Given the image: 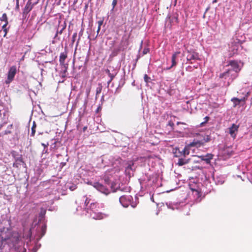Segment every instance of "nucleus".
I'll list each match as a JSON object with an SVG mask.
<instances>
[{"instance_id":"f257e3e1","label":"nucleus","mask_w":252,"mask_h":252,"mask_svg":"<svg viewBox=\"0 0 252 252\" xmlns=\"http://www.w3.org/2000/svg\"><path fill=\"white\" fill-rule=\"evenodd\" d=\"M94 187L101 193L108 195L111 192H115L118 191L121 192H127L129 189L123 184L112 182L108 176H104L101 183L96 182L94 183Z\"/></svg>"},{"instance_id":"0e129e2a","label":"nucleus","mask_w":252,"mask_h":252,"mask_svg":"<svg viewBox=\"0 0 252 252\" xmlns=\"http://www.w3.org/2000/svg\"><path fill=\"white\" fill-rule=\"evenodd\" d=\"M37 0H32V2H36V1H37Z\"/></svg>"},{"instance_id":"9b49d317","label":"nucleus","mask_w":252,"mask_h":252,"mask_svg":"<svg viewBox=\"0 0 252 252\" xmlns=\"http://www.w3.org/2000/svg\"><path fill=\"white\" fill-rule=\"evenodd\" d=\"M16 71V67L15 66L10 67L8 72L7 80L5 81L6 84H10L13 80Z\"/></svg>"},{"instance_id":"ea45409f","label":"nucleus","mask_w":252,"mask_h":252,"mask_svg":"<svg viewBox=\"0 0 252 252\" xmlns=\"http://www.w3.org/2000/svg\"><path fill=\"white\" fill-rule=\"evenodd\" d=\"M45 154H48V150L47 148H44V149L42 151V157H43V155Z\"/></svg>"},{"instance_id":"4468645a","label":"nucleus","mask_w":252,"mask_h":252,"mask_svg":"<svg viewBox=\"0 0 252 252\" xmlns=\"http://www.w3.org/2000/svg\"><path fill=\"white\" fill-rule=\"evenodd\" d=\"M211 140V137L209 135H206L202 140H194L191 144V146L200 147L201 145H204L205 143L208 142Z\"/></svg>"},{"instance_id":"f8f14e48","label":"nucleus","mask_w":252,"mask_h":252,"mask_svg":"<svg viewBox=\"0 0 252 252\" xmlns=\"http://www.w3.org/2000/svg\"><path fill=\"white\" fill-rule=\"evenodd\" d=\"M67 58V52L65 51L63 52H62L60 56V63L62 66L64 68L63 72H65L67 71L68 64L65 63V60Z\"/></svg>"},{"instance_id":"a211bd4d","label":"nucleus","mask_w":252,"mask_h":252,"mask_svg":"<svg viewBox=\"0 0 252 252\" xmlns=\"http://www.w3.org/2000/svg\"><path fill=\"white\" fill-rule=\"evenodd\" d=\"M180 53V52H176L173 54L172 57H171V63L172 64L171 66L167 67L166 68L167 70H170L173 67H175L176 66L177 64V57L178 55Z\"/></svg>"},{"instance_id":"dca6fc26","label":"nucleus","mask_w":252,"mask_h":252,"mask_svg":"<svg viewBox=\"0 0 252 252\" xmlns=\"http://www.w3.org/2000/svg\"><path fill=\"white\" fill-rule=\"evenodd\" d=\"M12 238L7 237L3 238L0 235V252L4 248L6 244H9L11 242H12Z\"/></svg>"},{"instance_id":"4c0bfd02","label":"nucleus","mask_w":252,"mask_h":252,"mask_svg":"<svg viewBox=\"0 0 252 252\" xmlns=\"http://www.w3.org/2000/svg\"><path fill=\"white\" fill-rule=\"evenodd\" d=\"M149 51H150V50L149 48H144L143 51V55H144L147 54Z\"/></svg>"},{"instance_id":"7c9ffc66","label":"nucleus","mask_w":252,"mask_h":252,"mask_svg":"<svg viewBox=\"0 0 252 252\" xmlns=\"http://www.w3.org/2000/svg\"><path fill=\"white\" fill-rule=\"evenodd\" d=\"M83 30L82 29L79 33V38L76 42V46L77 47L78 45V44H79V40H80V37L83 35Z\"/></svg>"},{"instance_id":"f03ea898","label":"nucleus","mask_w":252,"mask_h":252,"mask_svg":"<svg viewBox=\"0 0 252 252\" xmlns=\"http://www.w3.org/2000/svg\"><path fill=\"white\" fill-rule=\"evenodd\" d=\"M82 202L79 200L76 201V203L80 204L76 208V211H85L86 213L89 214V216L94 220H100L104 218V214L99 212L98 204L96 202L88 199L86 196H83Z\"/></svg>"},{"instance_id":"5fc2aeb1","label":"nucleus","mask_w":252,"mask_h":252,"mask_svg":"<svg viewBox=\"0 0 252 252\" xmlns=\"http://www.w3.org/2000/svg\"><path fill=\"white\" fill-rule=\"evenodd\" d=\"M151 200L153 201V202H155L154 201V197H153V195H152L151 198H150Z\"/></svg>"},{"instance_id":"09e8293b","label":"nucleus","mask_w":252,"mask_h":252,"mask_svg":"<svg viewBox=\"0 0 252 252\" xmlns=\"http://www.w3.org/2000/svg\"><path fill=\"white\" fill-rule=\"evenodd\" d=\"M112 80H111V78H110V79L108 81V82H107V87L109 86V84H110V83L111 82V81Z\"/></svg>"},{"instance_id":"58836bf2","label":"nucleus","mask_w":252,"mask_h":252,"mask_svg":"<svg viewBox=\"0 0 252 252\" xmlns=\"http://www.w3.org/2000/svg\"><path fill=\"white\" fill-rule=\"evenodd\" d=\"M204 119H205V121L201 123V126H203L204 124L208 122V121L209 120V117L206 116L204 118Z\"/></svg>"},{"instance_id":"7ed1b4c3","label":"nucleus","mask_w":252,"mask_h":252,"mask_svg":"<svg viewBox=\"0 0 252 252\" xmlns=\"http://www.w3.org/2000/svg\"><path fill=\"white\" fill-rule=\"evenodd\" d=\"M244 63L241 61L231 60L229 61L230 67L223 73H220V78L224 82V86L230 85L232 81L238 76V73L243 66Z\"/></svg>"},{"instance_id":"cd10ccee","label":"nucleus","mask_w":252,"mask_h":252,"mask_svg":"<svg viewBox=\"0 0 252 252\" xmlns=\"http://www.w3.org/2000/svg\"><path fill=\"white\" fill-rule=\"evenodd\" d=\"M65 28V26L63 27L60 31L58 30L56 34L54 37L55 39H58V40H60V38L58 37V34H61L63 33V31Z\"/></svg>"},{"instance_id":"423d86ee","label":"nucleus","mask_w":252,"mask_h":252,"mask_svg":"<svg viewBox=\"0 0 252 252\" xmlns=\"http://www.w3.org/2000/svg\"><path fill=\"white\" fill-rule=\"evenodd\" d=\"M102 160L108 165H111L114 168L118 167L121 164V158L119 157L107 156L103 158Z\"/></svg>"},{"instance_id":"2eb2a0df","label":"nucleus","mask_w":252,"mask_h":252,"mask_svg":"<svg viewBox=\"0 0 252 252\" xmlns=\"http://www.w3.org/2000/svg\"><path fill=\"white\" fill-rule=\"evenodd\" d=\"M239 128V125H236L235 124H233L230 127H229L228 129V132L230 134V136L233 138H235L237 135V133L238 131V129Z\"/></svg>"},{"instance_id":"20e7f679","label":"nucleus","mask_w":252,"mask_h":252,"mask_svg":"<svg viewBox=\"0 0 252 252\" xmlns=\"http://www.w3.org/2000/svg\"><path fill=\"white\" fill-rule=\"evenodd\" d=\"M47 226L44 224L40 228L38 227L34 230L35 231V234L34 237V239L35 240L34 246L32 249V252H36L37 250L40 248L41 244H38V241L41 238L45 235L46 231Z\"/></svg>"},{"instance_id":"603ef678","label":"nucleus","mask_w":252,"mask_h":252,"mask_svg":"<svg viewBox=\"0 0 252 252\" xmlns=\"http://www.w3.org/2000/svg\"><path fill=\"white\" fill-rule=\"evenodd\" d=\"M177 124V125H180V124H183V125H186V124H184V123H181V122H178Z\"/></svg>"},{"instance_id":"de8ad7c7","label":"nucleus","mask_w":252,"mask_h":252,"mask_svg":"<svg viewBox=\"0 0 252 252\" xmlns=\"http://www.w3.org/2000/svg\"><path fill=\"white\" fill-rule=\"evenodd\" d=\"M3 31L4 32H5L4 35V37H5V36H6V35L7 33V32H8V29L7 28V29H4Z\"/></svg>"},{"instance_id":"5701e85b","label":"nucleus","mask_w":252,"mask_h":252,"mask_svg":"<svg viewBox=\"0 0 252 252\" xmlns=\"http://www.w3.org/2000/svg\"><path fill=\"white\" fill-rule=\"evenodd\" d=\"M189 158H186L185 157L179 158L178 160L177 164L179 166H183L189 162Z\"/></svg>"},{"instance_id":"e2e57ef3","label":"nucleus","mask_w":252,"mask_h":252,"mask_svg":"<svg viewBox=\"0 0 252 252\" xmlns=\"http://www.w3.org/2000/svg\"><path fill=\"white\" fill-rule=\"evenodd\" d=\"M3 116H5V112L3 113Z\"/></svg>"},{"instance_id":"774afa93","label":"nucleus","mask_w":252,"mask_h":252,"mask_svg":"<svg viewBox=\"0 0 252 252\" xmlns=\"http://www.w3.org/2000/svg\"><path fill=\"white\" fill-rule=\"evenodd\" d=\"M186 128V127H183V129H185Z\"/></svg>"},{"instance_id":"bb28decb","label":"nucleus","mask_w":252,"mask_h":252,"mask_svg":"<svg viewBox=\"0 0 252 252\" xmlns=\"http://www.w3.org/2000/svg\"><path fill=\"white\" fill-rule=\"evenodd\" d=\"M192 190L193 192L195 193V195H197L198 197H199L201 195V190L199 189H195V188H190Z\"/></svg>"},{"instance_id":"6e6552de","label":"nucleus","mask_w":252,"mask_h":252,"mask_svg":"<svg viewBox=\"0 0 252 252\" xmlns=\"http://www.w3.org/2000/svg\"><path fill=\"white\" fill-rule=\"evenodd\" d=\"M125 168L126 175L130 178L134 175L136 166L133 161H129L125 164Z\"/></svg>"},{"instance_id":"79ce46f5","label":"nucleus","mask_w":252,"mask_h":252,"mask_svg":"<svg viewBox=\"0 0 252 252\" xmlns=\"http://www.w3.org/2000/svg\"><path fill=\"white\" fill-rule=\"evenodd\" d=\"M19 1L17 0L16 1V7H15V10H17V11H18L19 10Z\"/></svg>"},{"instance_id":"3c124183","label":"nucleus","mask_w":252,"mask_h":252,"mask_svg":"<svg viewBox=\"0 0 252 252\" xmlns=\"http://www.w3.org/2000/svg\"><path fill=\"white\" fill-rule=\"evenodd\" d=\"M6 123V122H4L1 125H0V129H1V128L3 126V125L4 124H5Z\"/></svg>"},{"instance_id":"8fccbe9b","label":"nucleus","mask_w":252,"mask_h":252,"mask_svg":"<svg viewBox=\"0 0 252 252\" xmlns=\"http://www.w3.org/2000/svg\"><path fill=\"white\" fill-rule=\"evenodd\" d=\"M121 89H118V87L117 88L115 93H119Z\"/></svg>"},{"instance_id":"c85d7f7f","label":"nucleus","mask_w":252,"mask_h":252,"mask_svg":"<svg viewBox=\"0 0 252 252\" xmlns=\"http://www.w3.org/2000/svg\"><path fill=\"white\" fill-rule=\"evenodd\" d=\"M0 21H4L5 23L8 22V19L6 13H3L2 16L0 17Z\"/></svg>"},{"instance_id":"37998d69","label":"nucleus","mask_w":252,"mask_h":252,"mask_svg":"<svg viewBox=\"0 0 252 252\" xmlns=\"http://www.w3.org/2000/svg\"><path fill=\"white\" fill-rule=\"evenodd\" d=\"M103 21L102 20L98 21L97 22L98 27H101V25L103 24Z\"/></svg>"},{"instance_id":"1a4fd4ad","label":"nucleus","mask_w":252,"mask_h":252,"mask_svg":"<svg viewBox=\"0 0 252 252\" xmlns=\"http://www.w3.org/2000/svg\"><path fill=\"white\" fill-rule=\"evenodd\" d=\"M133 197L131 195H122L119 198V202L125 208H127L131 203Z\"/></svg>"},{"instance_id":"13d9d810","label":"nucleus","mask_w":252,"mask_h":252,"mask_svg":"<svg viewBox=\"0 0 252 252\" xmlns=\"http://www.w3.org/2000/svg\"><path fill=\"white\" fill-rule=\"evenodd\" d=\"M99 109H101L100 107H99L97 108L96 111L98 112L99 110Z\"/></svg>"},{"instance_id":"6e6d98bb","label":"nucleus","mask_w":252,"mask_h":252,"mask_svg":"<svg viewBox=\"0 0 252 252\" xmlns=\"http://www.w3.org/2000/svg\"><path fill=\"white\" fill-rule=\"evenodd\" d=\"M217 2V0H214L213 1H212V3H216Z\"/></svg>"},{"instance_id":"a878e982","label":"nucleus","mask_w":252,"mask_h":252,"mask_svg":"<svg viewBox=\"0 0 252 252\" xmlns=\"http://www.w3.org/2000/svg\"><path fill=\"white\" fill-rule=\"evenodd\" d=\"M36 123L35 122V121H33V123H32V132H31V136H33L35 134V129H36Z\"/></svg>"},{"instance_id":"a18cd8bd","label":"nucleus","mask_w":252,"mask_h":252,"mask_svg":"<svg viewBox=\"0 0 252 252\" xmlns=\"http://www.w3.org/2000/svg\"><path fill=\"white\" fill-rule=\"evenodd\" d=\"M11 133V131H10V130H5V131H4V133H4V134H5V135H7V134H9V133Z\"/></svg>"},{"instance_id":"c03bdc74","label":"nucleus","mask_w":252,"mask_h":252,"mask_svg":"<svg viewBox=\"0 0 252 252\" xmlns=\"http://www.w3.org/2000/svg\"><path fill=\"white\" fill-rule=\"evenodd\" d=\"M8 22H5V24L2 26V29L3 30L4 29H6V26L8 25Z\"/></svg>"},{"instance_id":"f704fd0d","label":"nucleus","mask_w":252,"mask_h":252,"mask_svg":"<svg viewBox=\"0 0 252 252\" xmlns=\"http://www.w3.org/2000/svg\"><path fill=\"white\" fill-rule=\"evenodd\" d=\"M77 32H75L73 33L72 37V44H73L75 40V38L77 37Z\"/></svg>"},{"instance_id":"412c9836","label":"nucleus","mask_w":252,"mask_h":252,"mask_svg":"<svg viewBox=\"0 0 252 252\" xmlns=\"http://www.w3.org/2000/svg\"><path fill=\"white\" fill-rule=\"evenodd\" d=\"M187 59L188 61L198 60L199 59L198 54L195 52H189Z\"/></svg>"},{"instance_id":"680f3d73","label":"nucleus","mask_w":252,"mask_h":252,"mask_svg":"<svg viewBox=\"0 0 252 252\" xmlns=\"http://www.w3.org/2000/svg\"><path fill=\"white\" fill-rule=\"evenodd\" d=\"M1 116V111L0 110V117Z\"/></svg>"},{"instance_id":"69168bd1","label":"nucleus","mask_w":252,"mask_h":252,"mask_svg":"<svg viewBox=\"0 0 252 252\" xmlns=\"http://www.w3.org/2000/svg\"><path fill=\"white\" fill-rule=\"evenodd\" d=\"M49 211H52V208L49 209Z\"/></svg>"},{"instance_id":"052dcab7","label":"nucleus","mask_w":252,"mask_h":252,"mask_svg":"<svg viewBox=\"0 0 252 252\" xmlns=\"http://www.w3.org/2000/svg\"><path fill=\"white\" fill-rule=\"evenodd\" d=\"M24 252H26V250L25 248H24Z\"/></svg>"},{"instance_id":"b1692460","label":"nucleus","mask_w":252,"mask_h":252,"mask_svg":"<svg viewBox=\"0 0 252 252\" xmlns=\"http://www.w3.org/2000/svg\"><path fill=\"white\" fill-rule=\"evenodd\" d=\"M66 188L69 189L71 191H73L77 188V186L75 184L68 183L66 185Z\"/></svg>"},{"instance_id":"0eeeda50","label":"nucleus","mask_w":252,"mask_h":252,"mask_svg":"<svg viewBox=\"0 0 252 252\" xmlns=\"http://www.w3.org/2000/svg\"><path fill=\"white\" fill-rule=\"evenodd\" d=\"M11 155L14 159V162L13 163V167L19 169L21 165H26L22 155L15 151H12Z\"/></svg>"},{"instance_id":"393cba45","label":"nucleus","mask_w":252,"mask_h":252,"mask_svg":"<svg viewBox=\"0 0 252 252\" xmlns=\"http://www.w3.org/2000/svg\"><path fill=\"white\" fill-rule=\"evenodd\" d=\"M231 101L233 102L234 107H236L237 105H240L241 104L240 101L239 100V99L237 97H233L231 99Z\"/></svg>"},{"instance_id":"f3484780","label":"nucleus","mask_w":252,"mask_h":252,"mask_svg":"<svg viewBox=\"0 0 252 252\" xmlns=\"http://www.w3.org/2000/svg\"><path fill=\"white\" fill-rule=\"evenodd\" d=\"M105 72L108 74L110 78H111V80H113L118 74V70L113 67H110L109 69H105Z\"/></svg>"},{"instance_id":"4be33fe9","label":"nucleus","mask_w":252,"mask_h":252,"mask_svg":"<svg viewBox=\"0 0 252 252\" xmlns=\"http://www.w3.org/2000/svg\"><path fill=\"white\" fill-rule=\"evenodd\" d=\"M166 204L169 209L174 210L175 209H179L180 203H172L171 202H166Z\"/></svg>"},{"instance_id":"bf43d9fd","label":"nucleus","mask_w":252,"mask_h":252,"mask_svg":"<svg viewBox=\"0 0 252 252\" xmlns=\"http://www.w3.org/2000/svg\"><path fill=\"white\" fill-rule=\"evenodd\" d=\"M32 0H28V1H30V2H32H32H32Z\"/></svg>"},{"instance_id":"e433bc0d","label":"nucleus","mask_w":252,"mask_h":252,"mask_svg":"<svg viewBox=\"0 0 252 252\" xmlns=\"http://www.w3.org/2000/svg\"><path fill=\"white\" fill-rule=\"evenodd\" d=\"M183 153V155H184V157H185V156L186 155H188L189 154V151L188 150H186L185 149H184L181 153Z\"/></svg>"},{"instance_id":"a19ab883","label":"nucleus","mask_w":252,"mask_h":252,"mask_svg":"<svg viewBox=\"0 0 252 252\" xmlns=\"http://www.w3.org/2000/svg\"><path fill=\"white\" fill-rule=\"evenodd\" d=\"M138 203V202H132V201L131 202V203L130 205H131V206L132 207V208H135L136 207L137 204Z\"/></svg>"},{"instance_id":"72a5a7b5","label":"nucleus","mask_w":252,"mask_h":252,"mask_svg":"<svg viewBox=\"0 0 252 252\" xmlns=\"http://www.w3.org/2000/svg\"><path fill=\"white\" fill-rule=\"evenodd\" d=\"M247 97H248V96L246 95V96L242 97V98L239 99V100L240 101L241 103H243L244 104H245V101H246V100L247 99Z\"/></svg>"},{"instance_id":"6ab92c4d","label":"nucleus","mask_w":252,"mask_h":252,"mask_svg":"<svg viewBox=\"0 0 252 252\" xmlns=\"http://www.w3.org/2000/svg\"><path fill=\"white\" fill-rule=\"evenodd\" d=\"M213 178L216 185H222L225 181L224 177L222 175H217L214 174Z\"/></svg>"},{"instance_id":"473e14b6","label":"nucleus","mask_w":252,"mask_h":252,"mask_svg":"<svg viewBox=\"0 0 252 252\" xmlns=\"http://www.w3.org/2000/svg\"><path fill=\"white\" fill-rule=\"evenodd\" d=\"M102 90V87L99 86L96 88V94L98 95V94H100Z\"/></svg>"},{"instance_id":"9d476101","label":"nucleus","mask_w":252,"mask_h":252,"mask_svg":"<svg viewBox=\"0 0 252 252\" xmlns=\"http://www.w3.org/2000/svg\"><path fill=\"white\" fill-rule=\"evenodd\" d=\"M39 2V0L36 2H31L27 1L23 11V17H26L27 15L32 10L33 7L36 5Z\"/></svg>"},{"instance_id":"338daca9","label":"nucleus","mask_w":252,"mask_h":252,"mask_svg":"<svg viewBox=\"0 0 252 252\" xmlns=\"http://www.w3.org/2000/svg\"><path fill=\"white\" fill-rule=\"evenodd\" d=\"M18 238L15 239V241H17L18 240Z\"/></svg>"},{"instance_id":"864d4df0","label":"nucleus","mask_w":252,"mask_h":252,"mask_svg":"<svg viewBox=\"0 0 252 252\" xmlns=\"http://www.w3.org/2000/svg\"><path fill=\"white\" fill-rule=\"evenodd\" d=\"M100 27H98V29H97V34L98 33V32L100 31Z\"/></svg>"},{"instance_id":"c9c22d12","label":"nucleus","mask_w":252,"mask_h":252,"mask_svg":"<svg viewBox=\"0 0 252 252\" xmlns=\"http://www.w3.org/2000/svg\"><path fill=\"white\" fill-rule=\"evenodd\" d=\"M125 83V82L123 80H121V81L119 83V86H118V89H121L123 86L124 85Z\"/></svg>"},{"instance_id":"49530a36","label":"nucleus","mask_w":252,"mask_h":252,"mask_svg":"<svg viewBox=\"0 0 252 252\" xmlns=\"http://www.w3.org/2000/svg\"><path fill=\"white\" fill-rule=\"evenodd\" d=\"M41 145L42 146H43L44 148H47L48 146V143L47 144H44V143H41Z\"/></svg>"},{"instance_id":"ddd939ff","label":"nucleus","mask_w":252,"mask_h":252,"mask_svg":"<svg viewBox=\"0 0 252 252\" xmlns=\"http://www.w3.org/2000/svg\"><path fill=\"white\" fill-rule=\"evenodd\" d=\"M168 24V26L170 25V27H171L175 23H178V14L176 13H173L172 14L168 15L166 18V23Z\"/></svg>"},{"instance_id":"aec40b11","label":"nucleus","mask_w":252,"mask_h":252,"mask_svg":"<svg viewBox=\"0 0 252 252\" xmlns=\"http://www.w3.org/2000/svg\"><path fill=\"white\" fill-rule=\"evenodd\" d=\"M214 155L211 154H207L199 157L201 160L205 161L207 164H210L211 160L213 159Z\"/></svg>"},{"instance_id":"4d7b16f0","label":"nucleus","mask_w":252,"mask_h":252,"mask_svg":"<svg viewBox=\"0 0 252 252\" xmlns=\"http://www.w3.org/2000/svg\"><path fill=\"white\" fill-rule=\"evenodd\" d=\"M142 44H143V41H141L140 49H141V48H142Z\"/></svg>"},{"instance_id":"39448f33","label":"nucleus","mask_w":252,"mask_h":252,"mask_svg":"<svg viewBox=\"0 0 252 252\" xmlns=\"http://www.w3.org/2000/svg\"><path fill=\"white\" fill-rule=\"evenodd\" d=\"M46 212V210L43 208H41L39 214V219L37 223L35 224L34 227H32L30 229L29 233L30 240L31 241L32 239V234L34 232V230L36 229V228L38 227L40 228L44 224H46L45 222V214Z\"/></svg>"},{"instance_id":"c756f323","label":"nucleus","mask_w":252,"mask_h":252,"mask_svg":"<svg viewBox=\"0 0 252 252\" xmlns=\"http://www.w3.org/2000/svg\"><path fill=\"white\" fill-rule=\"evenodd\" d=\"M117 2H118L117 0H113L112 2V8L110 10V11L111 12H114V9L115 8L116 6L117 5Z\"/></svg>"},{"instance_id":"2f4dec72","label":"nucleus","mask_w":252,"mask_h":252,"mask_svg":"<svg viewBox=\"0 0 252 252\" xmlns=\"http://www.w3.org/2000/svg\"><path fill=\"white\" fill-rule=\"evenodd\" d=\"M144 79L145 82L148 83L151 80V78L149 77L147 74H145L144 76Z\"/></svg>"}]
</instances>
